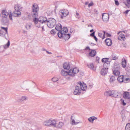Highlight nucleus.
Returning a JSON list of instances; mask_svg holds the SVG:
<instances>
[{"label": "nucleus", "instance_id": "nucleus-1", "mask_svg": "<svg viewBox=\"0 0 130 130\" xmlns=\"http://www.w3.org/2000/svg\"><path fill=\"white\" fill-rule=\"evenodd\" d=\"M77 84L80 86L76 85L75 87L73 93L74 95H79L81 93L82 90L83 91H86L87 87L84 82L82 83L80 82H78Z\"/></svg>", "mask_w": 130, "mask_h": 130}, {"label": "nucleus", "instance_id": "nucleus-2", "mask_svg": "<svg viewBox=\"0 0 130 130\" xmlns=\"http://www.w3.org/2000/svg\"><path fill=\"white\" fill-rule=\"evenodd\" d=\"M79 71V69L76 68L70 69L68 71H65L62 70L61 72V74L63 76H66L68 75L71 77H74L75 74L77 73Z\"/></svg>", "mask_w": 130, "mask_h": 130}, {"label": "nucleus", "instance_id": "nucleus-3", "mask_svg": "<svg viewBox=\"0 0 130 130\" xmlns=\"http://www.w3.org/2000/svg\"><path fill=\"white\" fill-rule=\"evenodd\" d=\"M9 13L6 10H3L2 12V21L5 23H7L8 22V20L7 18Z\"/></svg>", "mask_w": 130, "mask_h": 130}, {"label": "nucleus", "instance_id": "nucleus-4", "mask_svg": "<svg viewBox=\"0 0 130 130\" xmlns=\"http://www.w3.org/2000/svg\"><path fill=\"white\" fill-rule=\"evenodd\" d=\"M56 22L54 19H49L47 21V24L48 27L50 28H52L56 25Z\"/></svg>", "mask_w": 130, "mask_h": 130}, {"label": "nucleus", "instance_id": "nucleus-5", "mask_svg": "<svg viewBox=\"0 0 130 130\" xmlns=\"http://www.w3.org/2000/svg\"><path fill=\"white\" fill-rule=\"evenodd\" d=\"M120 66L119 64L115 63L112 69L113 73L116 76H119L120 74Z\"/></svg>", "mask_w": 130, "mask_h": 130}, {"label": "nucleus", "instance_id": "nucleus-6", "mask_svg": "<svg viewBox=\"0 0 130 130\" xmlns=\"http://www.w3.org/2000/svg\"><path fill=\"white\" fill-rule=\"evenodd\" d=\"M59 14L60 16V18L62 19L64 17L68 15L69 12L68 10L64 9L61 10L59 12Z\"/></svg>", "mask_w": 130, "mask_h": 130}, {"label": "nucleus", "instance_id": "nucleus-7", "mask_svg": "<svg viewBox=\"0 0 130 130\" xmlns=\"http://www.w3.org/2000/svg\"><path fill=\"white\" fill-rule=\"evenodd\" d=\"M102 19L104 22H107L109 19V14L108 13H104L102 14Z\"/></svg>", "mask_w": 130, "mask_h": 130}, {"label": "nucleus", "instance_id": "nucleus-8", "mask_svg": "<svg viewBox=\"0 0 130 130\" xmlns=\"http://www.w3.org/2000/svg\"><path fill=\"white\" fill-rule=\"evenodd\" d=\"M19 9H15V10L12 13L13 16L15 17H19L21 14L20 11L19 10Z\"/></svg>", "mask_w": 130, "mask_h": 130}, {"label": "nucleus", "instance_id": "nucleus-9", "mask_svg": "<svg viewBox=\"0 0 130 130\" xmlns=\"http://www.w3.org/2000/svg\"><path fill=\"white\" fill-rule=\"evenodd\" d=\"M32 11L31 13V14L34 18L37 17H38V9H32Z\"/></svg>", "mask_w": 130, "mask_h": 130}, {"label": "nucleus", "instance_id": "nucleus-10", "mask_svg": "<svg viewBox=\"0 0 130 130\" xmlns=\"http://www.w3.org/2000/svg\"><path fill=\"white\" fill-rule=\"evenodd\" d=\"M47 19L46 17H40L39 18V22L42 24L47 22Z\"/></svg>", "mask_w": 130, "mask_h": 130}, {"label": "nucleus", "instance_id": "nucleus-11", "mask_svg": "<svg viewBox=\"0 0 130 130\" xmlns=\"http://www.w3.org/2000/svg\"><path fill=\"white\" fill-rule=\"evenodd\" d=\"M33 21L37 27L38 28L40 27V25L38 23V22H39V18L38 19L37 17L34 18Z\"/></svg>", "mask_w": 130, "mask_h": 130}, {"label": "nucleus", "instance_id": "nucleus-12", "mask_svg": "<svg viewBox=\"0 0 130 130\" xmlns=\"http://www.w3.org/2000/svg\"><path fill=\"white\" fill-rule=\"evenodd\" d=\"M123 98L127 99H130V95L129 92H125L123 93Z\"/></svg>", "mask_w": 130, "mask_h": 130}, {"label": "nucleus", "instance_id": "nucleus-13", "mask_svg": "<svg viewBox=\"0 0 130 130\" xmlns=\"http://www.w3.org/2000/svg\"><path fill=\"white\" fill-rule=\"evenodd\" d=\"M6 33L5 31H4L2 30H0V36L4 37L6 39H7L8 34H6Z\"/></svg>", "mask_w": 130, "mask_h": 130}, {"label": "nucleus", "instance_id": "nucleus-14", "mask_svg": "<svg viewBox=\"0 0 130 130\" xmlns=\"http://www.w3.org/2000/svg\"><path fill=\"white\" fill-rule=\"evenodd\" d=\"M119 93V92L117 90H112V97L115 98H117L118 96Z\"/></svg>", "mask_w": 130, "mask_h": 130}, {"label": "nucleus", "instance_id": "nucleus-15", "mask_svg": "<svg viewBox=\"0 0 130 130\" xmlns=\"http://www.w3.org/2000/svg\"><path fill=\"white\" fill-rule=\"evenodd\" d=\"M70 37V34H66L63 33L62 38L65 40L66 41L68 40Z\"/></svg>", "mask_w": 130, "mask_h": 130}, {"label": "nucleus", "instance_id": "nucleus-16", "mask_svg": "<svg viewBox=\"0 0 130 130\" xmlns=\"http://www.w3.org/2000/svg\"><path fill=\"white\" fill-rule=\"evenodd\" d=\"M105 42L106 45L109 46H110L112 44V41L111 39L107 38L105 40Z\"/></svg>", "mask_w": 130, "mask_h": 130}, {"label": "nucleus", "instance_id": "nucleus-17", "mask_svg": "<svg viewBox=\"0 0 130 130\" xmlns=\"http://www.w3.org/2000/svg\"><path fill=\"white\" fill-rule=\"evenodd\" d=\"M117 80L118 82L120 83H122L124 80V78L123 75H121L117 78Z\"/></svg>", "mask_w": 130, "mask_h": 130}, {"label": "nucleus", "instance_id": "nucleus-18", "mask_svg": "<svg viewBox=\"0 0 130 130\" xmlns=\"http://www.w3.org/2000/svg\"><path fill=\"white\" fill-rule=\"evenodd\" d=\"M118 39L121 41H124L125 39L124 35L122 34H120L118 36Z\"/></svg>", "mask_w": 130, "mask_h": 130}, {"label": "nucleus", "instance_id": "nucleus-19", "mask_svg": "<svg viewBox=\"0 0 130 130\" xmlns=\"http://www.w3.org/2000/svg\"><path fill=\"white\" fill-rule=\"evenodd\" d=\"M50 122L51 123V126H52L54 127H56V121L54 119H50Z\"/></svg>", "mask_w": 130, "mask_h": 130}, {"label": "nucleus", "instance_id": "nucleus-20", "mask_svg": "<svg viewBox=\"0 0 130 130\" xmlns=\"http://www.w3.org/2000/svg\"><path fill=\"white\" fill-rule=\"evenodd\" d=\"M62 26L60 23H58L55 29L57 31H61L62 29Z\"/></svg>", "mask_w": 130, "mask_h": 130}, {"label": "nucleus", "instance_id": "nucleus-21", "mask_svg": "<svg viewBox=\"0 0 130 130\" xmlns=\"http://www.w3.org/2000/svg\"><path fill=\"white\" fill-rule=\"evenodd\" d=\"M112 90L107 91L104 93L105 95L107 96H110L112 97Z\"/></svg>", "mask_w": 130, "mask_h": 130}, {"label": "nucleus", "instance_id": "nucleus-22", "mask_svg": "<svg viewBox=\"0 0 130 130\" xmlns=\"http://www.w3.org/2000/svg\"><path fill=\"white\" fill-rule=\"evenodd\" d=\"M110 79L109 80V82L111 84H112L114 83L115 80L116 78L115 77L112 75L109 76Z\"/></svg>", "mask_w": 130, "mask_h": 130}, {"label": "nucleus", "instance_id": "nucleus-23", "mask_svg": "<svg viewBox=\"0 0 130 130\" xmlns=\"http://www.w3.org/2000/svg\"><path fill=\"white\" fill-rule=\"evenodd\" d=\"M63 67L64 69L67 70L69 69L70 68V66L69 63H65L63 64Z\"/></svg>", "mask_w": 130, "mask_h": 130}, {"label": "nucleus", "instance_id": "nucleus-24", "mask_svg": "<svg viewBox=\"0 0 130 130\" xmlns=\"http://www.w3.org/2000/svg\"><path fill=\"white\" fill-rule=\"evenodd\" d=\"M107 70L106 69L103 68L102 69L101 71V74L102 75H105L107 74Z\"/></svg>", "mask_w": 130, "mask_h": 130}, {"label": "nucleus", "instance_id": "nucleus-25", "mask_svg": "<svg viewBox=\"0 0 130 130\" xmlns=\"http://www.w3.org/2000/svg\"><path fill=\"white\" fill-rule=\"evenodd\" d=\"M96 54V51L95 50H91L90 52L89 53V55L91 57H94Z\"/></svg>", "mask_w": 130, "mask_h": 130}, {"label": "nucleus", "instance_id": "nucleus-26", "mask_svg": "<svg viewBox=\"0 0 130 130\" xmlns=\"http://www.w3.org/2000/svg\"><path fill=\"white\" fill-rule=\"evenodd\" d=\"M122 67L124 68H125L126 66V61L124 58L122 59Z\"/></svg>", "mask_w": 130, "mask_h": 130}, {"label": "nucleus", "instance_id": "nucleus-27", "mask_svg": "<svg viewBox=\"0 0 130 130\" xmlns=\"http://www.w3.org/2000/svg\"><path fill=\"white\" fill-rule=\"evenodd\" d=\"M50 121V119L45 121L43 123L44 125L46 126H51Z\"/></svg>", "mask_w": 130, "mask_h": 130}, {"label": "nucleus", "instance_id": "nucleus-28", "mask_svg": "<svg viewBox=\"0 0 130 130\" xmlns=\"http://www.w3.org/2000/svg\"><path fill=\"white\" fill-rule=\"evenodd\" d=\"M97 119V118L94 116H93L89 118L88 119V120L90 122H93L94 120Z\"/></svg>", "mask_w": 130, "mask_h": 130}, {"label": "nucleus", "instance_id": "nucleus-29", "mask_svg": "<svg viewBox=\"0 0 130 130\" xmlns=\"http://www.w3.org/2000/svg\"><path fill=\"white\" fill-rule=\"evenodd\" d=\"M109 58H104L102 59V61L104 63H110V61H108Z\"/></svg>", "mask_w": 130, "mask_h": 130}, {"label": "nucleus", "instance_id": "nucleus-30", "mask_svg": "<svg viewBox=\"0 0 130 130\" xmlns=\"http://www.w3.org/2000/svg\"><path fill=\"white\" fill-rule=\"evenodd\" d=\"M10 41L9 40H8L6 44L3 45L5 49H6L9 47L10 45Z\"/></svg>", "mask_w": 130, "mask_h": 130}, {"label": "nucleus", "instance_id": "nucleus-31", "mask_svg": "<svg viewBox=\"0 0 130 130\" xmlns=\"http://www.w3.org/2000/svg\"><path fill=\"white\" fill-rule=\"evenodd\" d=\"M63 33L62 31H59L57 34L58 37L60 38L62 37Z\"/></svg>", "mask_w": 130, "mask_h": 130}, {"label": "nucleus", "instance_id": "nucleus-32", "mask_svg": "<svg viewBox=\"0 0 130 130\" xmlns=\"http://www.w3.org/2000/svg\"><path fill=\"white\" fill-rule=\"evenodd\" d=\"M109 64L110 63H104L103 64L104 68L106 69L107 70L108 69V67L109 66Z\"/></svg>", "mask_w": 130, "mask_h": 130}, {"label": "nucleus", "instance_id": "nucleus-33", "mask_svg": "<svg viewBox=\"0 0 130 130\" xmlns=\"http://www.w3.org/2000/svg\"><path fill=\"white\" fill-rule=\"evenodd\" d=\"M125 130H130V123L126 124L125 127Z\"/></svg>", "mask_w": 130, "mask_h": 130}, {"label": "nucleus", "instance_id": "nucleus-34", "mask_svg": "<svg viewBox=\"0 0 130 130\" xmlns=\"http://www.w3.org/2000/svg\"><path fill=\"white\" fill-rule=\"evenodd\" d=\"M64 125V123L61 122H59V124L57 126V127L59 128H61Z\"/></svg>", "mask_w": 130, "mask_h": 130}, {"label": "nucleus", "instance_id": "nucleus-35", "mask_svg": "<svg viewBox=\"0 0 130 130\" xmlns=\"http://www.w3.org/2000/svg\"><path fill=\"white\" fill-rule=\"evenodd\" d=\"M61 31H62L63 33H66L68 31V28L67 27H63V30Z\"/></svg>", "mask_w": 130, "mask_h": 130}, {"label": "nucleus", "instance_id": "nucleus-36", "mask_svg": "<svg viewBox=\"0 0 130 130\" xmlns=\"http://www.w3.org/2000/svg\"><path fill=\"white\" fill-rule=\"evenodd\" d=\"M5 50V49L3 45H2L0 46V52H4V51Z\"/></svg>", "mask_w": 130, "mask_h": 130}, {"label": "nucleus", "instance_id": "nucleus-37", "mask_svg": "<svg viewBox=\"0 0 130 130\" xmlns=\"http://www.w3.org/2000/svg\"><path fill=\"white\" fill-rule=\"evenodd\" d=\"M88 67L91 69L94 70V66L92 63L88 65Z\"/></svg>", "mask_w": 130, "mask_h": 130}, {"label": "nucleus", "instance_id": "nucleus-38", "mask_svg": "<svg viewBox=\"0 0 130 130\" xmlns=\"http://www.w3.org/2000/svg\"><path fill=\"white\" fill-rule=\"evenodd\" d=\"M1 28L2 29L4 30L6 32V34H8V28L7 27H1Z\"/></svg>", "mask_w": 130, "mask_h": 130}, {"label": "nucleus", "instance_id": "nucleus-39", "mask_svg": "<svg viewBox=\"0 0 130 130\" xmlns=\"http://www.w3.org/2000/svg\"><path fill=\"white\" fill-rule=\"evenodd\" d=\"M93 9L94 13V14L96 15H97L99 13L98 11L96 9Z\"/></svg>", "mask_w": 130, "mask_h": 130}, {"label": "nucleus", "instance_id": "nucleus-40", "mask_svg": "<svg viewBox=\"0 0 130 130\" xmlns=\"http://www.w3.org/2000/svg\"><path fill=\"white\" fill-rule=\"evenodd\" d=\"M14 8H23L21 7L20 4H17L15 5Z\"/></svg>", "mask_w": 130, "mask_h": 130}, {"label": "nucleus", "instance_id": "nucleus-41", "mask_svg": "<svg viewBox=\"0 0 130 130\" xmlns=\"http://www.w3.org/2000/svg\"><path fill=\"white\" fill-rule=\"evenodd\" d=\"M32 8H39L38 5L36 3H34L32 5Z\"/></svg>", "mask_w": 130, "mask_h": 130}, {"label": "nucleus", "instance_id": "nucleus-42", "mask_svg": "<svg viewBox=\"0 0 130 130\" xmlns=\"http://www.w3.org/2000/svg\"><path fill=\"white\" fill-rule=\"evenodd\" d=\"M93 84L89 83L88 85V89H91L93 87Z\"/></svg>", "mask_w": 130, "mask_h": 130}, {"label": "nucleus", "instance_id": "nucleus-43", "mask_svg": "<svg viewBox=\"0 0 130 130\" xmlns=\"http://www.w3.org/2000/svg\"><path fill=\"white\" fill-rule=\"evenodd\" d=\"M8 15H9V17L10 20H11L12 21V14L11 13H9Z\"/></svg>", "mask_w": 130, "mask_h": 130}, {"label": "nucleus", "instance_id": "nucleus-44", "mask_svg": "<svg viewBox=\"0 0 130 130\" xmlns=\"http://www.w3.org/2000/svg\"><path fill=\"white\" fill-rule=\"evenodd\" d=\"M52 80L54 82H56L58 80V78L56 77H54L52 79Z\"/></svg>", "mask_w": 130, "mask_h": 130}, {"label": "nucleus", "instance_id": "nucleus-45", "mask_svg": "<svg viewBox=\"0 0 130 130\" xmlns=\"http://www.w3.org/2000/svg\"><path fill=\"white\" fill-rule=\"evenodd\" d=\"M127 4L126 5L129 8L130 7V0H127Z\"/></svg>", "mask_w": 130, "mask_h": 130}, {"label": "nucleus", "instance_id": "nucleus-46", "mask_svg": "<svg viewBox=\"0 0 130 130\" xmlns=\"http://www.w3.org/2000/svg\"><path fill=\"white\" fill-rule=\"evenodd\" d=\"M50 33L51 34L54 35L56 34V32L55 29H53L51 31Z\"/></svg>", "mask_w": 130, "mask_h": 130}, {"label": "nucleus", "instance_id": "nucleus-47", "mask_svg": "<svg viewBox=\"0 0 130 130\" xmlns=\"http://www.w3.org/2000/svg\"><path fill=\"white\" fill-rule=\"evenodd\" d=\"M121 117L122 119V122H123L124 121V120L125 119V115H122L121 116Z\"/></svg>", "mask_w": 130, "mask_h": 130}, {"label": "nucleus", "instance_id": "nucleus-48", "mask_svg": "<svg viewBox=\"0 0 130 130\" xmlns=\"http://www.w3.org/2000/svg\"><path fill=\"white\" fill-rule=\"evenodd\" d=\"M27 99V98L26 96H22L21 99H20L21 101H23L25 100H26Z\"/></svg>", "mask_w": 130, "mask_h": 130}, {"label": "nucleus", "instance_id": "nucleus-49", "mask_svg": "<svg viewBox=\"0 0 130 130\" xmlns=\"http://www.w3.org/2000/svg\"><path fill=\"white\" fill-rule=\"evenodd\" d=\"M71 120H72V125H76V124H78L79 123V122L76 123L75 122V120H74V119H73Z\"/></svg>", "mask_w": 130, "mask_h": 130}, {"label": "nucleus", "instance_id": "nucleus-50", "mask_svg": "<svg viewBox=\"0 0 130 130\" xmlns=\"http://www.w3.org/2000/svg\"><path fill=\"white\" fill-rule=\"evenodd\" d=\"M95 32L93 31L92 33L90 34V36L91 37H93L95 36Z\"/></svg>", "mask_w": 130, "mask_h": 130}, {"label": "nucleus", "instance_id": "nucleus-51", "mask_svg": "<svg viewBox=\"0 0 130 130\" xmlns=\"http://www.w3.org/2000/svg\"><path fill=\"white\" fill-rule=\"evenodd\" d=\"M121 100L122 101V104L123 105L125 106L126 105V103L124 102V100L122 99H121Z\"/></svg>", "mask_w": 130, "mask_h": 130}, {"label": "nucleus", "instance_id": "nucleus-52", "mask_svg": "<svg viewBox=\"0 0 130 130\" xmlns=\"http://www.w3.org/2000/svg\"><path fill=\"white\" fill-rule=\"evenodd\" d=\"M31 27V26L29 25H27L25 26V28L27 29H30Z\"/></svg>", "mask_w": 130, "mask_h": 130}, {"label": "nucleus", "instance_id": "nucleus-53", "mask_svg": "<svg viewBox=\"0 0 130 130\" xmlns=\"http://www.w3.org/2000/svg\"><path fill=\"white\" fill-rule=\"evenodd\" d=\"M98 36L100 38H102L103 36V34L101 33H99L98 34Z\"/></svg>", "mask_w": 130, "mask_h": 130}, {"label": "nucleus", "instance_id": "nucleus-54", "mask_svg": "<svg viewBox=\"0 0 130 130\" xmlns=\"http://www.w3.org/2000/svg\"><path fill=\"white\" fill-rule=\"evenodd\" d=\"M104 34H103V36L102 38V39H104L105 38V35H106V31H103Z\"/></svg>", "mask_w": 130, "mask_h": 130}, {"label": "nucleus", "instance_id": "nucleus-55", "mask_svg": "<svg viewBox=\"0 0 130 130\" xmlns=\"http://www.w3.org/2000/svg\"><path fill=\"white\" fill-rule=\"evenodd\" d=\"M115 4L117 5H118L119 4V3L117 0H115Z\"/></svg>", "mask_w": 130, "mask_h": 130}, {"label": "nucleus", "instance_id": "nucleus-56", "mask_svg": "<svg viewBox=\"0 0 130 130\" xmlns=\"http://www.w3.org/2000/svg\"><path fill=\"white\" fill-rule=\"evenodd\" d=\"M28 14H29V15L27 16V18L29 19L30 20L31 19V14L30 13H28Z\"/></svg>", "mask_w": 130, "mask_h": 130}, {"label": "nucleus", "instance_id": "nucleus-57", "mask_svg": "<svg viewBox=\"0 0 130 130\" xmlns=\"http://www.w3.org/2000/svg\"><path fill=\"white\" fill-rule=\"evenodd\" d=\"M112 59L114 60H116L117 58L115 56H112Z\"/></svg>", "mask_w": 130, "mask_h": 130}, {"label": "nucleus", "instance_id": "nucleus-58", "mask_svg": "<svg viewBox=\"0 0 130 130\" xmlns=\"http://www.w3.org/2000/svg\"><path fill=\"white\" fill-rule=\"evenodd\" d=\"M129 80V78H126L125 79H124V82L125 83L127 82V81L128 80Z\"/></svg>", "mask_w": 130, "mask_h": 130}, {"label": "nucleus", "instance_id": "nucleus-59", "mask_svg": "<svg viewBox=\"0 0 130 130\" xmlns=\"http://www.w3.org/2000/svg\"><path fill=\"white\" fill-rule=\"evenodd\" d=\"M105 35L107 37H110L111 36V35L110 34H109L107 32L106 33V35Z\"/></svg>", "mask_w": 130, "mask_h": 130}, {"label": "nucleus", "instance_id": "nucleus-60", "mask_svg": "<svg viewBox=\"0 0 130 130\" xmlns=\"http://www.w3.org/2000/svg\"><path fill=\"white\" fill-rule=\"evenodd\" d=\"M130 11V10H127L125 11L124 12H123V13L125 14H127L128 12Z\"/></svg>", "mask_w": 130, "mask_h": 130}, {"label": "nucleus", "instance_id": "nucleus-61", "mask_svg": "<svg viewBox=\"0 0 130 130\" xmlns=\"http://www.w3.org/2000/svg\"><path fill=\"white\" fill-rule=\"evenodd\" d=\"M93 4V2H91L88 5V7H90V6H92Z\"/></svg>", "mask_w": 130, "mask_h": 130}, {"label": "nucleus", "instance_id": "nucleus-62", "mask_svg": "<svg viewBox=\"0 0 130 130\" xmlns=\"http://www.w3.org/2000/svg\"><path fill=\"white\" fill-rule=\"evenodd\" d=\"M122 45L124 47H126V43H122Z\"/></svg>", "mask_w": 130, "mask_h": 130}, {"label": "nucleus", "instance_id": "nucleus-63", "mask_svg": "<svg viewBox=\"0 0 130 130\" xmlns=\"http://www.w3.org/2000/svg\"><path fill=\"white\" fill-rule=\"evenodd\" d=\"M76 18H78V16H79V13L77 12L76 11Z\"/></svg>", "mask_w": 130, "mask_h": 130}, {"label": "nucleus", "instance_id": "nucleus-64", "mask_svg": "<svg viewBox=\"0 0 130 130\" xmlns=\"http://www.w3.org/2000/svg\"><path fill=\"white\" fill-rule=\"evenodd\" d=\"M93 38L96 41V42H97V41H98V39L96 37V36H94L93 37Z\"/></svg>", "mask_w": 130, "mask_h": 130}]
</instances>
